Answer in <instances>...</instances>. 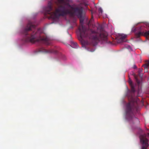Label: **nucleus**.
Masks as SVG:
<instances>
[{
  "mask_svg": "<svg viewBox=\"0 0 149 149\" xmlns=\"http://www.w3.org/2000/svg\"><path fill=\"white\" fill-rule=\"evenodd\" d=\"M58 8L54 12L52 10V4L49 2L47 7L44 9L45 14L49 15V18L53 19H58L60 16H63L68 14L73 17L78 18L82 17L84 12L83 8L80 5L71 6L69 3V0H57Z\"/></svg>",
  "mask_w": 149,
  "mask_h": 149,
  "instance_id": "nucleus-1",
  "label": "nucleus"
},
{
  "mask_svg": "<svg viewBox=\"0 0 149 149\" xmlns=\"http://www.w3.org/2000/svg\"><path fill=\"white\" fill-rule=\"evenodd\" d=\"M80 37L79 40L81 41L82 46L85 47L89 44V42L84 40L83 38H88L89 39L97 42L100 41H104L107 43V32L102 31L100 33L95 32L91 29H87L83 25H81L79 28Z\"/></svg>",
  "mask_w": 149,
  "mask_h": 149,
  "instance_id": "nucleus-2",
  "label": "nucleus"
},
{
  "mask_svg": "<svg viewBox=\"0 0 149 149\" xmlns=\"http://www.w3.org/2000/svg\"><path fill=\"white\" fill-rule=\"evenodd\" d=\"M36 26L31 22H29L26 26L23 29L22 33L26 36L25 41L34 43L36 38L39 37V40L46 45H49L50 43L49 39L45 34H40V30L38 29L36 31Z\"/></svg>",
  "mask_w": 149,
  "mask_h": 149,
  "instance_id": "nucleus-3",
  "label": "nucleus"
},
{
  "mask_svg": "<svg viewBox=\"0 0 149 149\" xmlns=\"http://www.w3.org/2000/svg\"><path fill=\"white\" fill-rule=\"evenodd\" d=\"M126 117L129 121L139 122L138 119L136 118L133 113V108L131 104L129 103L127 104L125 109Z\"/></svg>",
  "mask_w": 149,
  "mask_h": 149,
  "instance_id": "nucleus-4",
  "label": "nucleus"
},
{
  "mask_svg": "<svg viewBox=\"0 0 149 149\" xmlns=\"http://www.w3.org/2000/svg\"><path fill=\"white\" fill-rule=\"evenodd\" d=\"M146 135L144 134L139 136L140 142L142 144L141 149H147L149 145L148 143V139L146 138Z\"/></svg>",
  "mask_w": 149,
  "mask_h": 149,
  "instance_id": "nucleus-5",
  "label": "nucleus"
},
{
  "mask_svg": "<svg viewBox=\"0 0 149 149\" xmlns=\"http://www.w3.org/2000/svg\"><path fill=\"white\" fill-rule=\"evenodd\" d=\"M142 35L148 36L149 38V31H147L145 33L144 32L139 31L135 33V36L136 38H139Z\"/></svg>",
  "mask_w": 149,
  "mask_h": 149,
  "instance_id": "nucleus-6",
  "label": "nucleus"
},
{
  "mask_svg": "<svg viewBox=\"0 0 149 149\" xmlns=\"http://www.w3.org/2000/svg\"><path fill=\"white\" fill-rule=\"evenodd\" d=\"M72 47L74 48H77L78 47V45L77 43L76 42L71 41V45Z\"/></svg>",
  "mask_w": 149,
  "mask_h": 149,
  "instance_id": "nucleus-7",
  "label": "nucleus"
},
{
  "mask_svg": "<svg viewBox=\"0 0 149 149\" xmlns=\"http://www.w3.org/2000/svg\"><path fill=\"white\" fill-rule=\"evenodd\" d=\"M144 69H146V71L147 70V68H149V61H147L145 64L143 65Z\"/></svg>",
  "mask_w": 149,
  "mask_h": 149,
  "instance_id": "nucleus-8",
  "label": "nucleus"
},
{
  "mask_svg": "<svg viewBox=\"0 0 149 149\" xmlns=\"http://www.w3.org/2000/svg\"><path fill=\"white\" fill-rule=\"evenodd\" d=\"M126 37V36L125 35H121L119 37L120 40L122 42H124V40Z\"/></svg>",
  "mask_w": 149,
  "mask_h": 149,
  "instance_id": "nucleus-9",
  "label": "nucleus"
},
{
  "mask_svg": "<svg viewBox=\"0 0 149 149\" xmlns=\"http://www.w3.org/2000/svg\"><path fill=\"white\" fill-rule=\"evenodd\" d=\"M45 52L48 53H57V51L53 49H50L47 50H45Z\"/></svg>",
  "mask_w": 149,
  "mask_h": 149,
  "instance_id": "nucleus-10",
  "label": "nucleus"
},
{
  "mask_svg": "<svg viewBox=\"0 0 149 149\" xmlns=\"http://www.w3.org/2000/svg\"><path fill=\"white\" fill-rule=\"evenodd\" d=\"M98 12L99 15H102L103 13V10L101 8H99L98 9Z\"/></svg>",
  "mask_w": 149,
  "mask_h": 149,
  "instance_id": "nucleus-11",
  "label": "nucleus"
},
{
  "mask_svg": "<svg viewBox=\"0 0 149 149\" xmlns=\"http://www.w3.org/2000/svg\"><path fill=\"white\" fill-rule=\"evenodd\" d=\"M143 70L142 69L140 68L139 70V73L140 76L142 77L143 76V74L141 73L143 72Z\"/></svg>",
  "mask_w": 149,
  "mask_h": 149,
  "instance_id": "nucleus-12",
  "label": "nucleus"
},
{
  "mask_svg": "<svg viewBox=\"0 0 149 149\" xmlns=\"http://www.w3.org/2000/svg\"><path fill=\"white\" fill-rule=\"evenodd\" d=\"M93 16L92 14L91 18L89 21V24H91L93 22Z\"/></svg>",
  "mask_w": 149,
  "mask_h": 149,
  "instance_id": "nucleus-13",
  "label": "nucleus"
},
{
  "mask_svg": "<svg viewBox=\"0 0 149 149\" xmlns=\"http://www.w3.org/2000/svg\"><path fill=\"white\" fill-rule=\"evenodd\" d=\"M82 17L83 16L79 18L80 19V22L81 24H82L83 23L84 19L82 18Z\"/></svg>",
  "mask_w": 149,
  "mask_h": 149,
  "instance_id": "nucleus-14",
  "label": "nucleus"
},
{
  "mask_svg": "<svg viewBox=\"0 0 149 149\" xmlns=\"http://www.w3.org/2000/svg\"><path fill=\"white\" fill-rule=\"evenodd\" d=\"M131 88L132 91L134 92L135 91V89L134 86H133V85H131Z\"/></svg>",
  "mask_w": 149,
  "mask_h": 149,
  "instance_id": "nucleus-15",
  "label": "nucleus"
},
{
  "mask_svg": "<svg viewBox=\"0 0 149 149\" xmlns=\"http://www.w3.org/2000/svg\"><path fill=\"white\" fill-rule=\"evenodd\" d=\"M135 79H136V82L138 84V85H139L140 84V81H139V80L137 79V78L136 77H135Z\"/></svg>",
  "mask_w": 149,
  "mask_h": 149,
  "instance_id": "nucleus-16",
  "label": "nucleus"
},
{
  "mask_svg": "<svg viewBox=\"0 0 149 149\" xmlns=\"http://www.w3.org/2000/svg\"><path fill=\"white\" fill-rule=\"evenodd\" d=\"M129 84L131 86V85H132V81L131 80H130L129 81Z\"/></svg>",
  "mask_w": 149,
  "mask_h": 149,
  "instance_id": "nucleus-17",
  "label": "nucleus"
},
{
  "mask_svg": "<svg viewBox=\"0 0 149 149\" xmlns=\"http://www.w3.org/2000/svg\"><path fill=\"white\" fill-rule=\"evenodd\" d=\"M133 68L134 69L136 68L137 67H136V66L135 65H134Z\"/></svg>",
  "mask_w": 149,
  "mask_h": 149,
  "instance_id": "nucleus-18",
  "label": "nucleus"
},
{
  "mask_svg": "<svg viewBox=\"0 0 149 149\" xmlns=\"http://www.w3.org/2000/svg\"><path fill=\"white\" fill-rule=\"evenodd\" d=\"M70 35V37L71 38L72 37H71V35Z\"/></svg>",
  "mask_w": 149,
  "mask_h": 149,
  "instance_id": "nucleus-19",
  "label": "nucleus"
},
{
  "mask_svg": "<svg viewBox=\"0 0 149 149\" xmlns=\"http://www.w3.org/2000/svg\"><path fill=\"white\" fill-rule=\"evenodd\" d=\"M82 1H84V0H83Z\"/></svg>",
  "mask_w": 149,
  "mask_h": 149,
  "instance_id": "nucleus-20",
  "label": "nucleus"
}]
</instances>
